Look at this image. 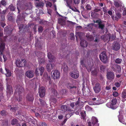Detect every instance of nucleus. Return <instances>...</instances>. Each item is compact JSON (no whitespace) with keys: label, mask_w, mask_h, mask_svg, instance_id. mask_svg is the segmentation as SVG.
Wrapping results in <instances>:
<instances>
[{"label":"nucleus","mask_w":126,"mask_h":126,"mask_svg":"<svg viewBox=\"0 0 126 126\" xmlns=\"http://www.w3.org/2000/svg\"><path fill=\"white\" fill-rule=\"evenodd\" d=\"M114 85L115 86L117 87H119L121 85L120 83H119L118 82H116L114 83Z\"/></svg>","instance_id":"6e6d98bb"},{"label":"nucleus","mask_w":126,"mask_h":126,"mask_svg":"<svg viewBox=\"0 0 126 126\" xmlns=\"http://www.w3.org/2000/svg\"><path fill=\"white\" fill-rule=\"evenodd\" d=\"M122 97L124 99H126V90L123 91L122 93Z\"/></svg>","instance_id":"ea45409f"},{"label":"nucleus","mask_w":126,"mask_h":126,"mask_svg":"<svg viewBox=\"0 0 126 126\" xmlns=\"http://www.w3.org/2000/svg\"><path fill=\"white\" fill-rule=\"evenodd\" d=\"M114 5L116 7H119L120 6V5L119 3L118 2H114Z\"/></svg>","instance_id":"5fc2aeb1"},{"label":"nucleus","mask_w":126,"mask_h":126,"mask_svg":"<svg viewBox=\"0 0 126 126\" xmlns=\"http://www.w3.org/2000/svg\"><path fill=\"white\" fill-rule=\"evenodd\" d=\"M39 124L40 126H47L45 122H42V123H40Z\"/></svg>","instance_id":"bf43d9fd"},{"label":"nucleus","mask_w":126,"mask_h":126,"mask_svg":"<svg viewBox=\"0 0 126 126\" xmlns=\"http://www.w3.org/2000/svg\"><path fill=\"white\" fill-rule=\"evenodd\" d=\"M43 31V28L42 26H40L38 28V32H41Z\"/></svg>","instance_id":"8fccbe9b"},{"label":"nucleus","mask_w":126,"mask_h":126,"mask_svg":"<svg viewBox=\"0 0 126 126\" xmlns=\"http://www.w3.org/2000/svg\"><path fill=\"white\" fill-rule=\"evenodd\" d=\"M47 57L48 59H49V61L50 62L52 61L54 59L55 57L54 56L49 52L47 53Z\"/></svg>","instance_id":"b1692460"},{"label":"nucleus","mask_w":126,"mask_h":126,"mask_svg":"<svg viewBox=\"0 0 126 126\" xmlns=\"http://www.w3.org/2000/svg\"><path fill=\"white\" fill-rule=\"evenodd\" d=\"M94 32H92L91 33H89L86 34V37L88 39V40L89 41H92L94 39V37L92 35V33Z\"/></svg>","instance_id":"f3484780"},{"label":"nucleus","mask_w":126,"mask_h":126,"mask_svg":"<svg viewBox=\"0 0 126 126\" xmlns=\"http://www.w3.org/2000/svg\"><path fill=\"white\" fill-rule=\"evenodd\" d=\"M94 22L98 23V28L99 29L102 30L104 29L105 27V24L103 23V21L101 19L96 20V21H94Z\"/></svg>","instance_id":"6e6552de"},{"label":"nucleus","mask_w":126,"mask_h":126,"mask_svg":"<svg viewBox=\"0 0 126 126\" xmlns=\"http://www.w3.org/2000/svg\"><path fill=\"white\" fill-rule=\"evenodd\" d=\"M117 102V100L116 98L112 99L111 100V103H107L106 104V106L108 107L111 108L113 109H116L117 107L115 105Z\"/></svg>","instance_id":"20e7f679"},{"label":"nucleus","mask_w":126,"mask_h":126,"mask_svg":"<svg viewBox=\"0 0 126 126\" xmlns=\"http://www.w3.org/2000/svg\"><path fill=\"white\" fill-rule=\"evenodd\" d=\"M106 76L108 79L110 81H112L114 79V73L111 71L108 72Z\"/></svg>","instance_id":"1a4fd4ad"},{"label":"nucleus","mask_w":126,"mask_h":126,"mask_svg":"<svg viewBox=\"0 0 126 126\" xmlns=\"http://www.w3.org/2000/svg\"><path fill=\"white\" fill-rule=\"evenodd\" d=\"M68 93V92L67 90L63 89V95H67Z\"/></svg>","instance_id":"4d7b16f0"},{"label":"nucleus","mask_w":126,"mask_h":126,"mask_svg":"<svg viewBox=\"0 0 126 126\" xmlns=\"http://www.w3.org/2000/svg\"><path fill=\"white\" fill-rule=\"evenodd\" d=\"M11 107L10 110L13 112H15L18 109V107L17 106H15L14 107H12L11 106H10Z\"/></svg>","instance_id":"7c9ffc66"},{"label":"nucleus","mask_w":126,"mask_h":126,"mask_svg":"<svg viewBox=\"0 0 126 126\" xmlns=\"http://www.w3.org/2000/svg\"><path fill=\"white\" fill-rule=\"evenodd\" d=\"M7 93L9 94L13 93V88L10 85H8L7 86Z\"/></svg>","instance_id":"6ab92c4d"},{"label":"nucleus","mask_w":126,"mask_h":126,"mask_svg":"<svg viewBox=\"0 0 126 126\" xmlns=\"http://www.w3.org/2000/svg\"><path fill=\"white\" fill-rule=\"evenodd\" d=\"M108 36L109 37V41H112L114 40L115 39V37L113 35H111L110 34H109Z\"/></svg>","instance_id":"c85d7f7f"},{"label":"nucleus","mask_w":126,"mask_h":126,"mask_svg":"<svg viewBox=\"0 0 126 126\" xmlns=\"http://www.w3.org/2000/svg\"><path fill=\"white\" fill-rule=\"evenodd\" d=\"M47 5L49 7H51L52 5V4L51 2H47Z\"/></svg>","instance_id":"69168bd1"},{"label":"nucleus","mask_w":126,"mask_h":126,"mask_svg":"<svg viewBox=\"0 0 126 126\" xmlns=\"http://www.w3.org/2000/svg\"><path fill=\"white\" fill-rule=\"evenodd\" d=\"M101 10V8L100 7H98L97 8H95L94 9V12H97L100 11Z\"/></svg>","instance_id":"603ef678"},{"label":"nucleus","mask_w":126,"mask_h":126,"mask_svg":"<svg viewBox=\"0 0 126 126\" xmlns=\"http://www.w3.org/2000/svg\"><path fill=\"white\" fill-rule=\"evenodd\" d=\"M70 36L71 39H74V35L73 33H70Z\"/></svg>","instance_id":"13d9d810"},{"label":"nucleus","mask_w":126,"mask_h":126,"mask_svg":"<svg viewBox=\"0 0 126 126\" xmlns=\"http://www.w3.org/2000/svg\"><path fill=\"white\" fill-rule=\"evenodd\" d=\"M54 64H52L50 63H48L47 65V70L48 71H50L54 67Z\"/></svg>","instance_id":"aec40b11"},{"label":"nucleus","mask_w":126,"mask_h":126,"mask_svg":"<svg viewBox=\"0 0 126 126\" xmlns=\"http://www.w3.org/2000/svg\"><path fill=\"white\" fill-rule=\"evenodd\" d=\"M122 61V59L119 58H117L115 60V62L117 64H120L121 63Z\"/></svg>","instance_id":"58836bf2"},{"label":"nucleus","mask_w":126,"mask_h":126,"mask_svg":"<svg viewBox=\"0 0 126 126\" xmlns=\"http://www.w3.org/2000/svg\"><path fill=\"white\" fill-rule=\"evenodd\" d=\"M67 18L66 17H63V25H65L66 26H70L76 24L75 23L71 21L64 20V19H66Z\"/></svg>","instance_id":"9b49d317"},{"label":"nucleus","mask_w":126,"mask_h":126,"mask_svg":"<svg viewBox=\"0 0 126 126\" xmlns=\"http://www.w3.org/2000/svg\"><path fill=\"white\" fill-rule=\"evenodd\" d=\"M23 88L19 85H16L15 86V94H17L18 93L19 95V98L18 97L15 98L16 101H20L22 99L21 94L23 92Z\"/></svg>","instance_id":"f257e3e1"},{"label":"nucleus","mask_w":126,"mask_h":126,"mask_svg":"<svg viewBox=\"0 0 126 126\" xmlns=\"http://www.w3.org/2000/svg\"><path fill=\"white\" fill-rule=\"evenodd\" d=\"M80 44L81 47H86L87 46L88 43L86 41L83 39L81 41Z\"/></svg>","instance_id":"4be33fe9"},{"label":"nucleus","mask_w":126,"mask_h":126,"mask_svg":"<svg viewBox=\"0 0 126 126\" xmlns=\"http://www.w3.org/2000/svg\"><path fill=\"white\" fill-rule=\"evenodd\" d=\"M92 74L94 76H96L98 74V71L97 70L95 69L91 72Z\"/></svg>","instance_id":"79ce46f5"},{"label":"nucleus","mask_w":126,"mask_h":126,"mask_svg":"<svg viewBox=\"0 0 126 126\" xmlns=\"http://www.w3.org/2000/svg\"><path fill=\"white\" fill-rule=\"evenodd\" d=\"M26 100L32 102L34 99V97L33 94L31 93H29L27 94L26 96Z\"/></svg>","instance_id":"ddd939ff"},{"label":"nucleus","mask_w":126,"mask_h":126,"mask_svg":"<svg viewBox=\"0 0 126 126\" xmlns=\"http://www.w3.org/2000/svg\"><path fill=\"white\" fill-rule=\"evenodd\" d=\"M80 115L81 117V118L84 120L85 119V117L86 116V113L85 111L84 112H81L80 113Z\"/></svg>","instance_id":"72a5a7b5"},{"label":"nucleus","mask_w":126,"mask_h":126,"mask_svg":"<svg viewBox=\"0 0 126 126\" xmlns=\"http://www.w3.org/2000/svg\"><path fill=\"white\" fill-rule=\"evenodd\" d=\"M4 31L5 33L10 34L12 32V30H10L8 27V26H6L4 29Z\"/></svg>","instance_id":"393cba45"},{"label":"nucleus","mask_w":126,"mask_h":126,"mask_svg":"<svg viewBox=\"0 0 126 126\" xmlns=\"http://www.w3.org/2000/svg\"><path fill=\"white\" fill-rule=\"evenodd\" d=\"M16 64L17 67H22L26 66V62L25 59H21V61L20 60H17L16 61Z\"/></svg>","instance_id":"39448f33"},{"label":"nucleus","mask_w":126,"mask_h":126,"mask_svg":"<svg viewBox=\"0 0 126 126\" xmlns=\"http://www.w3.org/2000/svg\"><path fill=\"white\" fill-rule=\"evenodd\" d=\"M0 114L2 116H5L8 114V113L5 110H2L0 111Z\"/></svg>","instance_id":"4c0bfd02"},{"label":"nucleus","mask_w":126,"mask_h":126,"mask_svg":"<svg viewBox=\"0 0 126 126\" xmlns=\"http://www.w3.org/2000/svg\"><path fill=\"white\" fill-rule=\"evenodd\" d=\"M9 8L11 11H15L16 8L13 5L11 4L9 6Z\"/></svg>","instance_id":"c756f323"},{"label":"nucleus","mask_w":126,"mask_h":126,"mask_svg":"<svg viewBox=\"0 0 126 126\" xmlns=\"http://www.w3.org/2000/svg\"><path fill=\"white\" fill-rule=\"evenodd\" d=\"M25 75L29 78H32L34 76V72L32 70H28L26 72Z\"/></svg>","instance_id":"2eb2a0df"},{"label":"nucleus","mask_w":126,"mask_h":126,"mask_svg":"<svg viewBox=\"0 0 126 126\" xmlns=\"http://www.w3.org/2000/svg\"><path fill=\"white\" fill-rule=\"evenodd\" d=\"M5 70L7 73V74H5L6 76L7 77L11 76V73L10 70L6 68H5Z\"/></svg>","instance_id":"f704fd0d"},{"label":"nucleus","mask_w":126,"mask_h":126,"mask_svg":"<svg viewBox=\"0 0 126 126\" xmlns=\"http://www.w3.org/2000/svg\"><path fill=\"white\" fill-rule=\"evenodd\" d=\"M83 34V33L79 32L77 33L76 35V38L77 39V37H78L80 38V39H81L82 37V35Z\"/></svg>","instance_id":"2f4dec72"},{"label":"nucleus","mask_w":126,"mask_h":126,"mask_svg":"<svg viewBox=\"0 0 126 126\" xmlns=\"http://www.w3.org/2000/svg\"><path fill=\"white\" fill-rule=\"evenodd\" d=\"M39 100L41 105H45V102L44 100H42V99H40Z\"/></svg>","instance_id":"09e8293b"},{"label":"nucleus","mask_w":126,"mask_h":126,"mask_svg":"<svg viewBox=\"0 0 126 126\" xmlns=\"http://www.w3.org/2000/svg\"><path fill=\"white\" fill-rule=\"evenodd\" d=\"M96 102V103L97 105L102 104L103 103V102L102 101L101 99L100 98L99 99V100H97Z\"/></svg>","instance_id":"c03bdc74"},{"label":"nucleus","mask_w":126,"mask_h":126,"mask_svg":"<svg viewBox=\"0 0 126 126\" xmlns=\"http://www.w3.org/2000/svg\"><path fill=\"white\" fill-rule=\"evenodd\" d=\"M93 24H94L93 23H91L87 25V28L88 30L90 31H91L93 30Z\"/></svg>","instance_id":"cd10ccee"},{"label":"nucleus","mask_w":126,"mask_h":126,"mask_svg":"<svg viewBox=\"0 0 126 126\" xmlns=\"http://www.w3.org/2000/svg\"><path fill=\"white\" fill-rule=\"evenodd\" d=\"M21 20V18L20 17V16H18L17 17L16 19V22L17 24L18 25H19V21H20Z\"/></svg>","instance_id":"a18cd8bd"},{"label":"nucleus","mask_w":126,"mask_h":126,"mask_svg":"<svg viewBox=\"0 0 126 126\" xmlns=\"http://www.w3.org/2000/svg\"><path fill=\"white\" fill-rule=\"evenodd\" d=\"M64 0L66 1L67 6L73 11L74 10V9L72 8L71 6L73 2L72 0Z\"/></svg>","instance_id":"412c9836"},{"label":"nucleus","mask_w":126,"mask_h":126,"mask_svg":"<svg viewBox=\"0 0 126 126\" xmlns=\"http://www.w3.org/2000/svg\"><path fill=\"white\" fill-rule=\"evenodd\" d=\"M111 48L113 50L118 51L120 48V45L119 43L114 41L111 46Z\"/></svg>","instance_id":"0eeeda50"},{"label":"nucleus","mask_w":126,"mask_h":126,"mask_svg":"<svg viewBox=\"0 0 126 126\" xmlns=\"http://www.w3.org/2000/svg\"><path fill=\"white\" fill-rule=\"evenodd\" d=\"M66 86L67 88L69 89H71L73 88L76 89L77 88L76 86H74V85L72 84H71L70 83H68Z\"/></svg>","instance_id":"a878e982"},{"label":"nucleus","mask_w":126,"mask_h":126,"mask_svg":"<svg viewBox=\"0 0 126 126\" xmlns=\"http://www.w3.org/2000/svg\"><path fill=\"white\" fill-rule=\"evenodd\" d=\"M8 20L10 21H13L14 20L13 17L12 16H9L8 18Z\"/></svg>","instance_id":"864d4df0"},{"label":"nucleus","mask_w":126,"mask_h":126,"mask_svg":"<svg viewBox=\"0 0 126 126\" xmlns=\"http://www.w3.org/2000/svg\"><path fill=\"white\" fill-rule=\"evenodd\" d=\"M86 8L87 10H91V6L90 4H87L86 6Z\"/></svg>","instance_id":"de8ad7c7"},{"label":"nucleus","mask_w":126,"mask_h":126,"mask_svg":"<svg viewBox=\"0 0 126 126\" xmlns=\"http://www.w3.org/2000/svg\"><path fill=\"white\" fill-rule=\"evenodd\" d=\"M100 59L104 63H106L108 62V57L106 54V52H102L99 55Z\"/></svg>","instance_id":"7ed1b4c3"},{"label":"nucleus","mask_w":126,"mask_h":126,"mask_svg":"<svg viewBox=\"0 0 126 126\" xmlns=\"http://www.w3.org/2000/svg\"><path fill=\"white\" fill-rule=\"evenodd\" d=\"M103 12L107 13V8L106 6L104 7L103 8Z\"/></svg>","instance_id":"774afa93"},{"label":"nucleus","mask_w":126,"mask_h":126,"mask_svg":"<svg viewBox=\"0 0 126 126\" xmlns=\"http://www.w3.org/2000/svg\"><path fill=\"white\" fill-rule=\"evenodd\" d=\"M53 72L52 77L54 79H58L60 77V74L58 70H55L52 71V73Z\"/></svg>","instance_id":"f8f14e48"},{"label":"nucleus","mask_w":126,"mask_h":126,"mask_svg":"<svg viewBox=\"0 0 126 126\" xmlns=\"http://www.w3.org/2000/svg\"><path fill=\"white\" fill-rule=\"evenodd\" d=\"M51 91L52 93L54 95L56 94L57 91L55 89L52 88L51 89Z\"/></svg>","instance_id":"3c124183"},{"label":"nucleus","mask_w":126,"mask_h":126,"mask_svg":"<svg viewBox=\"0 0 126 126\" xmlns=\"http://www.w3.org/2000/svg\"><path fill=\"white\" fill-rule=\"evenodd\" d=\"M112 69L113 71L119 73H120L121 72V66L119 65H116V69H115L114 68H112Z\"/></svg>","instance_id":"a211bd4d"},{"label":"nucleus","mask_w":126,"mask_h":126,"mask_svg":"<svg viewBox=\"0 0 126 126\" xmlns=\"http://www.w3.org/2000/svg\"><path fill=\"white\" fill-rule=\"evenodd\" d=\"M106 66L101 65L99 66V69L101 73H104L106 69Z\"/></svg>","instance_id":"bb28decb"},{"label":"nucleus","mask_w":126,"mask_h":126,"mask_svg":"<svg viewBox=\"0 0 126 126\" xmlns=\"http://www.w3.org/2000/svg\"><path fill=\"white\" fill-rule=\"evenodd\" d=\"M2 123V126H8V121L7 120L3 121Z\"/></svg>","instance_id":"473e14b6"},{"label":"nucleus","mask_w":126,"mask_h":126,"mask_svg":"<svg viewBox=\"0 0 126 126\" xmlns=\"http://www.w3.org/2000/svg\"><path fill=\"white\" fill-rule=\"evenodd\" d=\"M0 23L1 26L3 27H4L6 25V24L4 22H1Z\"/></svg>","instance_id":"680f3d73"},{"label":"nucleus","mask_w":126,"mask_h":126,"mask_svg":"<svg viewBox=\"0 0 126 126\" xmlns=\"http://www.w3.org/2000/svg\"><path fill=\"white\" fill-rule=\"evenodd\" d=\"M58 23L62 25H63V19L62 18H59L58 19Z\"/></svg>","instance_id":"37998d69"},{"label":"nucleus","mask_w":126,"mask_h":126,"mask_svg":"<svg viewBox=\"0 0 126 126\" xmlns=\"http://www.w3.org/2000/svg\"><path fill=\"white\" fill-rule=\"evenodd\" d=\"M5 44L4 43H2L0 45V61H2V60L1 58L2 55H3V57L4 59V61L5 62L7 60V58L5 56L3 55V53L4 51L5 48Z\"/></svg>","instance_id":"f03ea898"},{"label":"nucleus","mask_w":126,"mask_h":126,"mask_svg":"<svg viewBox=\"0 0 126 126\" xmlns=\"http://www.w3.org/2000/svg\"><path fill=\"white\" fill-rule=\"evenodd\" d=\"M1 4L3 5H6V2L4 0H2L1 2Z\"/></svg>","instance_id":"e2e57ef3"},{"label":"nucleus","mask_w":126,"mask_h":126,"mask_svg":"<svg viewBox=\"0 0 126 126\" xmlns=\"http://www.w3.org/2000/svg\"><path fill=\"white\" fill-rule=\"evenodd\" d=\"M100 35H96L95 39L94 41L95 43H97L99 42L100 39Z\"/></svg>","instance_id":"e433bc0d"},{"label":"nucleus","mask_w":126,"mask_h":126,"mask_svg":"<svg viewBox=\"0 0 126 126\" xmlns=\"http://www.w3.org/2000/svg\"><path fill=\"white\" fill-rule=\"evenodd\" d=\"M123 16H126V8H125L123 13Z\"/></svg>","instance_id":"338daca9"},{"label":"nucleus","mask_w":126,"mask_h":126,"mask_svg":"<svg viewBox=\"0 0 126 126\" xmlns=\"http://www.w3.org/2000/svg\"><path fill=\"white\" fill-rule=\"evenodd\" d=\"M82 27L80 26H77L76 27V29L78 31H79L80 29H82Z\"/></svg>","instance_id":"0e129e2a"},{"label":"nucleus","mask_w":126,"mask_h":126,"mask_svg":"<svg viewBox=\"0 0 126 126\" xmlns=\"http://www.w3.org/2000/svg\"><path fill=\"white\" fill-rule=\"evenodd\" d=\"M44 70V68L42 66L40 68H37L35 71V74L37 76H39V74L41 76L43 74Z\"/></svg>","instance_id":"423d86ee"},{"label":"nucleus","mask_w":126,"mask_h":126,"mask_svg":"<svg viewBox=\"0 0 126 126\" xmlns=\"http://www.w3.org/2000/svg\"><path fill=\"white\" fill-rule=\"evenodd\" d=\"M70 75L71 77L74 79H76L78 78L79 76L78 72H74L71 73Z\"/></svg>","instance_id":"5701e85b"},{"label":"nucleus","mask_w":126,"mask_h":126,"mask_svg":"<svg viewBox=\"0 0 126 126\" xmlns=\"http://www.w3.org/2000/svg\"><path fill=\"white\" fill-rule=\"evenodd\" d=\"M63 71L66 73L68 70V67L66 65V64L63 63Z\"/></svg>","instance_id":"c9c22d12"},{"label":"nucleus","mask_w":126,"mask_h":126,"mask_svg":"<svg viewBox=\"0 0 126 126\" xmlns=\"http://www.w3.org/2000/svg\"><path fill=\"white\" fill-rule=\"evenodd\" d=\"M113 95L114 96H116L118 95V93L116 92H114L112 93Z\"/></svg>","instance_id":"052dcab7"},{"label":"nucleus","mask_w":126,"mask_h":126,"mask_svg":"<svg viewBox=\"0 0 126 126\" xmlns=\"http://www.w3.org/2000/svg\"><path fill=\"white\" fill-rule=\"evenodd\" d=\"M39 62L41 63H44L45 62L44 59V58H39Z\"/></svg>","instance_id":"49530a36"},{"label":"nucleus","mask_w":126,"mask_h":126,"mask_svg":"<svg viewBox=\"0 0 126 126\" xmlns=\"http://www.w3.org/2000/svg\"><path fill=\"white\" fill-rule=\"evenodd\" d=\"M39 93L41 97H43L45 95V90L44 87H41L39 89Z\"/></svg>","instance_id":"4468645a"},{"label":"nucleus","mask_w":126,"mask_h":126,"mask_svg":"<svg viewBox=\"0 0 126 126\" xmlns=\"http://www.w3.org/2000/svg\"><path fill=\"white\" fill-rule=\"evenodd\" d=\"M35 4L37 7L42 8L43 7L44 4V1L42 0L36 2H35Z\"/></svg>","instance_id":"dca6fc26"},{"label":"nucleus","mask_w":126,"mask_h":126,"mask_svg":"<svg viewBox=\"0 0 126 126\" xmlns=\"http://www.w3.org/2000/svg\"><path fill=\"white\" fill-rule=\"evenodd\" d=\"M94 92L96 93H98L101 89V85L99 83H96L95 86L93 87Z\"/></svg>","instance_id":"9d476101"},{"label":"nucleus","mask_w":126,"mask_h":126,"mask_svg":"<svg viewBox=\"0 0 126 126\" xmlns=\"http://www.w3.org/2000/svg\"><path fill=\"white\" fill-rule=\"evenodd\" d=\"M17 123V120L16 119H14L12 120L11 124L12 125H14L16 124Z\"/></svg>","instance_id":"a19ab883"}]
</instances>
